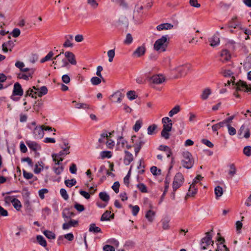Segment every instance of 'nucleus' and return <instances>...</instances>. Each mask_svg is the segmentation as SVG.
<instances>
[{
  "label": "nucleus",
  "mask_w": 251,
  "mask_h": 251,
  "mask_svg": "<svg viewBox=\"0 0 251 251\" xmlns=\"http://www.w3.org/2000/svg\"><path fill=\"white\" fill-rule=\"evenodd\" d=\"M169 42V37L168 35L162 36L157 39L154 44V49L158 52H164L166 50Z\"/></svg>",
  "instance_id": "obj_1"
},
{
  "label": "nucleus",
  "mask_w": 251,
  "mask_h": 251,
  "mask_svg": "<svg viewBox=\"0 0 251 251\" xmlns=\"http://www.w3.org/2000/svg\"><path fill=\"white\" fill-rule=\"evenodd\" d=\"M183 159L181 160V164L183 167L186 169H191L194 165V159L192 154L188 151H184L182 153Z\"/></svg>",
  "instance_id": "obj_2"
},
{
  "label": "nucleus",
  "mask_w": 251,
  "mask_h": 251,
  "mask_svg": "<svg viewBox=\"0 0 251 251\" xmlns=\"http://www.w3.org/2000/svg\"><path fill=\"white\" fill-rule=\"evenodd\" d=\"M44 131L50 132L55 131V130L50 126H35L33 132L34 138L37 139L42 138L44 135Z\"/></svg>",
  "instance_id": "obj_3"
},
{
  "label": "nucleus",
  "mask_w": 251,
  "mask_h": 251,
  "mask_svg": "<svg viewBox=\"0 0 251 251\" xmlns=\"http://www.w3.org/2000/svg\"><path fill=\"white\" fill-rule=\"evenodd\" d=\"M63 53V52H61L58 55H56L53 58L56 61H53V64L60 68H65L68 69L70 68V66L67 59L65 57H62V54Z\"/></svg>",
  "instance_id": "obj_4"
},
{
  "label": "nucleus",
  "mask_w": 251,
  "mask_h": 251,
  "mask_svg": "<svg viewBox=\"0 0 251 251\" xmlns=\"http://www.w3.org/2000/svg\"><path fill=\"white\" fill-rule=\"evenodd\" d=\"M190 69L191 66L190 65L184 64L175 67L172 69V71H175L177 73V75L175 77L176 78H177L185 76Z\"/></svg>",
  "instance_id": "obj_5"
},
{
  "label": "nucleus",
  "mask_w": 251,
  "mask_h": 251,
  "mask_svg": "<svg viewBox=\"0 0 251 251\" xmlns=\"http://www.w3.org/2000/svg\"><path fill=\"white\" fill-rule=\"evenodd\" d=\"M70 146L69 145L68 143H64V145L61 147V149H62V150L59 151V152L58 153L53 154L52 155L53 160L54 162H56V159L60 158V161H62L63 160L62 156H64L70 153Z\"/></svg>",
  "instance_id": "obj_6"
},
{
  "label": "nucleus",
  "mask_w": 251,
  "mask_h": 251,
  "mask_svg": "<svg viewBox=\"0 0 251 251\" xmlns=\"http://www.w3.org/2000/svg\"><path fill=\"white\" fill-rule=\"evenodd\" d=\"M184 180L183 176L181 173H177L176 175L173 183V189L174 192L176 191L183 184Z\"/></svg>",
  "instance_id": "obj_7"
},
{
  "label": "nucleus",
  "mask_w": 251,
  "mask_h": 251,
  "mask_svg": "<svg viewBox=\"0 0 251 251\" xmlns=\"http://www.w3.org/2000/svg\"><path fill=\"white\" fill-rule=\"evenodd\" d=\"M151 82L155 84H160L165 81V77L162 74L155 75L150 78Z\"/></svg>",
  "instance_id": "obj_8"
},
{
  "label": "nucleus",
  "mask_w": 251,
  "mask_h": 251,
  "mask_svg": "<svg viewBox=\"0 0 251 251\" xmlns=\"http://www.w3.org/2000/svg\"><path fill=\"white\" fill-rule=\"evenodd\" d=\"M233 85H235V88L237 91H250V88L246 84L245 82L242 81H239L237 83L233 81Z\"/></svg>",
  "instance_id": "obj_9"
},
{
  "label": "nucleus",
  "mask_w": 251,
  "mask_h": 251,
  "mask_svg": "<svg viewBox=\"0 0 251 251\" xmlns=\"http://www.w3.org/2000/svg\"><path fill=\"white\" fill-rule=\"evenodd\" d=\"M124 95L120 91H117L110 96V99L113 102L120 103L124 98Z\"/></svg>",
  "instance_id": "obj_10"
},
{
  "label": "nucleus",
  "mask_w": 251,
  "mask_h": 251,
  "mask_svg": "<svg viewBox=\"0 0 251 251\" xmlns=\"http://www.w3.org/2000/svg\"><path fill=\"white\" fill-rule=\"evenodd\" d=\"M26 144L30 150L35 152L41 150V147L40 145L35 141L27 140Z\"/></svg>",
  "instance_id": "obj_11"
},
{
  "label": "nucleus",
  "mask_w": 251,
  "mask_h": 251,
  "mask_svg": "<svg viewBox=\"0 0 251 251\" xmlns=\"http://www.w3.org/2000/svg\"><path fill=\"white\" fill-rule=\"evenodd\" d=\"M65 58H66L69 62V64H71L73 65L76 64V61L75 58V56L73 53L70 51H66L64 53Z\"/></svg>",
  "instance_id": "obj_12"
},
{
  "label": "nucleus",
  "mask_w": 251,
  "mask_h": 251,
  "mask_svg": "<svg viewBox=\"0 0 251 251\" xmlns=\"http://www.w3.org/2000/svg\"><path fill=\"white\" fill-rule=\"evenodd\" d=\"M238 135L241 138H248L250 136V129L247 126H241L238 131Z\"/></svg>",
  "instance_id": "obj_13"
},
{
  "label": "nucleus",
  "mask_w": 251,
  "mask_h": 251,
  "mask_svg": "<svg viewBox=\"0 0 251 251\" xmlns=\"http://www.w3.org/2000/svg\"><path fill=\"white\" fill-rule=\"evenodd\" d=\"M23 90L22 88L21 85L18 82L15 83L14 85L12 94L20 97L23 95Z\"/></svg>",
  "instance_id": "obj_14"
},
{
  "label": "nucleus",
  "mask_w": 251,
  "mask_h": 251,
  "mask_svg": "<svg viewBox=\"0 0 251 251\" xmlns=\"http://www.w3.org/2000/svg\"><path fill=\"white\" fill-rule=\"evenodd\" d=\"M221 61L223 62L228 61L231 58V55L227 50H223L221 52Z\"/></svg>",
  "instance_id": "obj_15"
},
{
  "label": "nucleus",
  "mask_w": 251,
  "mask_h": 251,
  "mask_svg": "<svg viewBox=\"0 0 251 251\" xmlns=\"http://www.w3.org/2000/svg\"><path fill=\"white\" fill-rule=\"evenodd\" d=\"M78 225V221L75 220H70L68 223H64L62 225V228L64 230L68 229L71 227H75Z\"/></svg>",
  "instance_id": "obj_16"
},
{
  "label": "nucleus",
  "mask_w": 251,
  "mask_h": 251,
  "mask_svg": "<svg viewBox=\"0 0 251 251\" xmlns=\"http://www.w3.org/2000/svg\"><path fill=\"white\" fill-rule=\"evenodd\" d=\"M14 46V42L11 41H9L7 42L4 43L2 44V50L4 52H7L8 50L11 51Z\"/></svg>",
  "instance_id": "obj_17"
},
{
  "label": "nucleus",
  "mask_w": 251,
  "mask_h": 251,
  "mask_svg": "<svg viewBox=\"0 0 251 251\" xmlns=\"http://www.w3.org/2000/svg\"><path fill=\"white\" fill-rule=\"evenodd\" d=\"M146 51V48L144 46L139 47L133 52V55L136 57H139L143 55Z\"/></svg>",
  "instance_id": "obj_18"
},
{
  "label": "nucleus",
  "mask_w": 251,
  "mask_h": 251,
  "mask_svg": "<svg viewBox=\"0 0 251 251\" xmlns=\"http://www.w3.org/2000/svg\"><path fill=\"white\" fill-rule=\"evenodd\" d=\"M125 156L124 158V163L126 165H129L133 160V155L128 151H125Z\"/></svg>",
  "instance_id": "obj_19"
},
{
  "label": "nucleus",
  "mask_w": 251,
  "mask_h": 251,
  "mask_svg": "<svg viewBox=\"0 0 251 251\" xmlns=\"http://www.w3.org/2000/svg\"><path fill=\"white\" fill-rule=\"evenodd\" d=\"M172 130V126H164L161 131V136L165 139H168L170 137V132Z\"/></svg>",
  "instance_id": "obj_20"
},
{
  "label": "nucleus",
  "mask_w": 251,
  "mask_h": 251,
  "mask_svg": "<svg viewBox=\"0 0 251 251\" xmlns=\"http://www.w3.org/2000/svg\"><path fill=\"white\" fill-rule=\"evenodd\" d=\"M212 235L211 232H207L205 233V236L201 239V241L209 245L212 243V245H213L214 244V242L212 241Z\"/></svg>",
  "instance_id": "obj_21"
},
{
  "label": "nucleus",
  "mask_w": 251,
  "mask_h": 251,
  "mask_svg": "<svg viewBox=\"0 0 251 251\" xmlns=\"http://www.w3.org/2000/svg\"><path fill=\"white\" fill-rule=\"evenodd\" d=\"M65 39V42L63 44V47L65 48L72 47L73 46V44L72 43V41L73 40V36L72 35L66 36Z\"/></svg>",
  "instance_id": "obj_22"
},
{
  "label": "nucleus",
  "mask_w": 251,
  "mask_h": 251,
  "mask_svg": "<svg viewBox=\"0 0 251 251\" xmlns=\"http://www.w3.org/2000/svg\"><path fill=\"white\" fill-rule=\"evenodd\" d=\"M234 116H232L230 117L226 118V119L224 120L221 122H220L218 124H216L214 126H230V125L232 124V121L234 119Z\"/></svg>",
  "instance_id": "obj_23"
},
{
  "label": "nucleus",
  "mask_w": 251,
  "mask_h": 251,
  "mask_svg": "<svg viewBox=\"0 0 251 251\" xmlns=\"http://www.w3.org/2000/svg\"><path fill=\"white\" fill-rule=\"evenodd\" d=\"M143 7L142 5H140L138 4H136L134 10L133 18L135 17L137 18L140 16V14L143 13Z\"/></svg>",
  "instance_id": "obj_24"
},
{
  "label": "nucleus",
  "mask_w": 251,
  "mask_h": 251,
  "mask_svg": "<svg viewBox=\"0 0 251 251\" xmlns=\"http://www.w3.org/2000/svg\"><path fill=\"white\" fill-rule=\"evenodd\" d=\"M209 42L210 43L211 46L215 47L219 44L220 39L218 36L214 35L209 39Z\"/></svg>",
  "instance_id": "obj_25"
},
{
  "label": "nucleus",
  "mask_w": 251,
  "mask_h": 251,
  "mask_svg": "<svg viewBox=\"0 0 251 251\" xmlns=\"http://www.w3.org/2000/svg\"><path fill=\"white\" fill-rule=\"evenodd\" d=\"M173 27V25L171 24L164 23L158 25L156 28L158 30H167L170 29Z\"/></svg>",
  "instance_id": "obj_26"
},
{
  "label": "nucleus",
  "mask_w": 251,
  "mask_h": 251,
  "mask_svg": "<svg viewBox=\"0 0 251 251\" xmlns=\"http://www.w3.org/2000/svg\"><path fill=\"white\" fill-rule=\"evenodd\" d=\"M73 103H75V107L77 109H89L90 106L85 103H77L75 100H73Z\"/></svg>",
  "instance_id": "obj_27"
},
{
  "label": "nucleus",
  "mask_w": 251,
  "mask_h": 251,
  "mask_svg": "<svg viewBox=\"0 0 251 251\" xmlns=\"http://www.w3.org/2000/svg\"><path fill=\"white\" fill-rule=\"evenodd\" d=\"M34 73V70H31V72H28L27 74L24 73H21L18 74V77L20 79L28 80L29 77H32V75Z\"/></svg>",
  "instance_id": "obj_28"
},
{
  "label": "nucleus",
  "mask_w": 251,
  "mask_h": 251,
  "mask_svg": "<svg viewBox=\"0 0 251 251\" xmlns=\"http://www.w3.org/2000/svg\"><path fill=\"white\" fill-rule=\"evenodd\" d=\"M43 169V163L42 161H38L35 165L34 172L38 174Z\"/></svg>",
  "instance_id": "obj_29"
},
{
  "label": "nucleus",
  "mask_w": 251,
  "mask_h": 251,
  "mask_svg": "<svg viewBox=\"0 0 251 251\" xmlns=\"http://www.w3.org/2000/svg\"><path fill=\"white\" fill-rule=\"evenodd\" d=\"M170 219L168 216L165 217L162 220V228L164 229H168L169 228V222Z\"/></svg>",
  "instance_id": "obj_30"
},
{
  "label": "nucleus",
  "mask_w": 251,
  "mask_h": 251,
  "mask_svg": "<svg viewBox=\"0 0 251 251\" xmlns=\"http://www.w3.org/2000/svg\"><path fill=\"white\" fill-rule=\"evenodd\" d=\"M11 192H7L6 193L2 194V196L4 197V201L6 203H9L10 202L13 203V201L16 199L14 197V196H8V195L5 196V194H9L11 193Z\"/></svg>",
  "instance_id": "obj_31"
},
{
  "label": "nucleus",
  "mask_w": 251,
  "mask_h": 251,
  "mask_svg": "<svg viewBox=\"0 0 251 251\" xmlns=\"http://www.w3.org/2000/svg\"><path fill=\"white\" fill-rule=\"evenodd\" d=\"M180 111V106L178 105H176L169 112V116L172 117L174 115L177 114Z\"/></svg>",
  "instance_id": "obj_32"
},
{
  "label": "nucleus",
  "mask_w": 251,
  "mask_h": 251,
  "mask_svg": "<svg viewBox=\"0 0 251 251\" xmlns=\"http://www.w3.org/2000/svg\"><path fill=\"white\" fill-rule=\"evenodd\" d=\"M155 214V212L151 210H149L147 212L146 214V218L148 219V220L149 222H152L154 219Z\"/></svg>",
  "instance_id": "obj_33"
},
{
  "label": "nucleus",
  "mask_w": 251,
  "mask_h": 251,
  "mask_svg": "<svg viewBox=\"0 0 251 251\" xmlns=\"http://www.w3.org/2000/svg\"><path fill=\"white\" fill-rule=\"evenodd\" d=\"M197 193V188L196 187L195 184L192 183L190 185L188 191V195L193 196Z\"/></svg>",
  "instance_id": "obj_34"
},
{
  "label": "nucleus",
  "mask_w": 251,
  "mask_h": 251,
  "mask_svg": "<svg viewBox=\"0 0 251 251\" xmlns=\"http://www.w3.org/2000/svg\"><path fill=\"white\" fill-rule=\"evenodd\" d=\"M113 215H111L110 211L107 210L102 215L100 220L102 221H108L111 217L113 218Z\"/></svg>",
  "instance_id": "obj_35"
},
{
  "label": "nucleus",
  "mask_w": 251,
  "mask_h": 251,
  "mask_svg": "<svg viewBox=\"0 0 251 251\" xmlns=\"http://www.w3.org/2000/svg\"><path fill=\"white\" fill-rule=\"evenodd\" d=\"M215 194L216 195V198L217 199L219 197H221L223 194V188L218 186L215 187L214 189Z\"/></svg>",
  "instance_id": "obj_36"
},
{
  "label": "nucleus",
  "mask_w": 251,
  "mask_h": 251,
  "mask_svg": "<svg viewBox=\"0 0 251 251\" xmlns=\"http://www.w3.org/2000/svg\"><path fill=\"white\" fill-rule=\"evenodd\" d=\"M89 231L90 232H92L96 233L100 232L101 229L99 227L96 226V225L95 224H91L90 225Z\"/></svg>",
  "instance_id": "obj_37"
},
{
  "label": "nucleus",
  "mask_w": 251,
  "mask_h": 251,
  "mask_svg": "<svg viewBox=\"0 0 251 251\" xmlns=\"http://www.w3.org/2000/svg\"><path fill=\"white\" fill-rule=\"evenodd\" d=\"M100 198L103 201L108 202L110 197L105 192H100L99 194Z\"/></svg>",
  "instance_id": "obj_38"
},
{
  "label": "nucleus",
  "mask_w": 251,
  "mask_h": 251,
  "mask_svg": "<svg viewBox=\"0 0 251 251\" xmlns=\"http://www.w3.org/2000/svg\"><path fill=\"white\" fill-rule=\"evenodd\" d=\"M229 167L228 175L230 177H232L236 173V168L233 164H230Z\"/></svg>",
  "instance_id": "obj_39"
},
{
  "label": "nucleus",
  "mask_w": 251,
  "mask_h": 251,
  "mask_svg": "<svg viewBox=\"0 0 251 251\" xmlns=\"http://www.w3.org/2000/svg\"><path fill=\"white\" fill-rule=\"evenodd\" d=\"M37 95L39 97H41L46 95L48 92V89L46 86H42L38 90Z\"/></svg>",
  "instance_id": "obj_40"
},
{
  "label": "nucleus",
  "mask_w": 251,
  "mask_h": 251,
  "mask_svg": "<svg viewBox=\"0 0 251 251\" xmlns=\"http://www.w3.org/2000/svg\"><path fill=\"white\" fill-rule=\"evenodd\" d=\"M210 94L211 91L210 89L206 88L202 91V94L201 95V98L202 100H206Z\"/></svg>",
  "instance_id": "obj_41"
},
{
  "label": "nucleus",
  "mask_w": 251,
  "mask_h": 251,
  "mask_svg": "<svg viewBox=\"0 0 251 251\" xmlns=\"http://www.w3.org/2000/svg\"><path fill=\"white\" fill-rule=\"evenodd\" d=\"M106 243L108 244V245H111V246H115L116 247H118L119 245V241L116 240L115 238H110L106 241Z\"/></svg>",
  "instance_id": "obj_42"
},
{
  "label": "nucleus",
  "mask_w": 251,
  "mask_h": 251,
  "mask_svg": "<svg viewBox=\"0 0 251 251\" xmlns=\"http://www.w3.org/2000/svg\"><path fill=\"white\" fill-rule=\"evenodd\" d=\"M144 143L142 141H140L139 142L136 143V144H135V145H134V147H135L134 151H135V154L136 155L138 154V153L140 151V150L141 149V147L143 146V145L144 144Z\"/></svg>",
  "instance_id": "obj_43"
},
{
  "label": "nucleus",
  "mask_w": 251,
  "mask_h": 251,
  "mask_svg": "<svg viewBox=\"0 0 251 251\" xmlns=\"http://www.w3.org/2000/svg\"><path fill=\"white\" fill-rule=\"evenodd\" d=\"M37 240L40 245L45 247L47 246V242L45 238L42 235H38L37 236Z\"/></svg>",
  "instance_id": "obj_44"
},
{
  "label": "nucleus",
  "mask_w": 251,
  "mask_h": 251,
  "mask_svg": "<svg viewBox=\"0 0 251 251\" xmlns=\"http://www.w3.org/2000/svg\"><path fill=\"white\" fill-rule=\"evenodd\" d=\"M220 73L225 77H229L233 75V72L230 70L222 69Z\"/></svg>",
  "instance_id": "obj_45"
},
{
  "label": "nucleus",
  "mask_w": 251,
  "mask_h": 251,
  "mask_svg": "<svg viewBox=\"0 0 251 251\" xmlns=\"http://www.w3.org/2000/svg\"><path fill=\"white\" fill-rule=\"evenodd\" d=\"M100 155L102 159L105 158H110L112 156V153L110 151H102L100 152Z\"/></svg>",
  "instance_id": "obj_46"
},
{
  "label": "nucleus",
  "mask_w": 251,
  "mask_h": 251,
  "mask_svg": "<svg viewBox=\"0 0 251 251\" xmlns=\"http://www.w3.org/2000/svg\"><path fill=\"white\" fill-rule=\"evenodd\" d=\"M43 233L46 236L47 238L50 239H52L55 238V234L50 231L45 230L43 232Z\"/></svg>",
  "instance_id": "obj_47"
},
{
  "label": "nucleus",
  "mask_w": 251,
  "mask_h": 251,
  "mask_svg": "<svg viewBox=\"0 0 251 251\" xmlns=\"http://www.w3.org/2000/svg\"><path fill=\"white\" fill-rule=\"evenodd\" d=\"M102 79L100 77L94 76L91 79V82L94 85H97L100 83Z\"/></svg>",
  "instance_id": "obj_48"
},
{
  "label": "nucleus",
  "mask_w": 251,
  "mask_h": 251,
  "mask_svg": "<svg viewBox=\"0 0 251 251\" xmlns=\"http://www.w3.org/2000/svg\"><path fill=\"white\" fill-rule=\"evenodd\" d=\"M129 207H130L132 209V214L133 216H136L138 213L140 208L138 205L133 206L131 204L129 205Z\"/></svg>",
  "instance_id": "obj_49"
},
{
  "label": "nucleus",
  "mask_w": 251,
  "mask_h": 251,
  "mask_svg": "<svg viewBox=\"0 0 251 251\" xmlns=\"http://www.w3.org/2000/svg\"><path fill=\"white\" fill-rule=\"evenodd\" d=\"M53 55V53L52 51H50L48 54L44 58H43L40 62L41 63H44L46 61H49L51 59V58L52 57Z\"/></svg>",
  "instance_id": "obj_50"
},
{
  "label": "nucleus",
  "mask_w": 251,
  "mask_h": 251,
  "mask_svg": "<svg viewBox=\"0 0 251 251\" xmlns=\"http://www.w3.org/2000/svg\"><path fill=\"white\" fill-rule=\"evenodd\" d=\"M126 142V141L122 137V136H119L117 137V144L118 145H121L122 147H124Z\"/></svg>",
  "instance_id": "obj_51"
},
{
  "label": "nucleus",
  "mask_w": 251,
  "mask_h": 251,
  "mask_svg": "<svg viewBox=\"0 0 251 251\" xmlns=\"http://www.w3.org/2000/svg\"><path fill=\"white\" fill-rule=\"evenodd\" d=\"M127 97L130 100L135 99L137 97L135 92L134 91H129L127 93Z\"/></svg>",
  "instance_id": "obj_52"
},
{
  "label": "nucleus",
  "mask_w": 251,
  "mask_h": 251,
  "mask_svg": "<svg viewBox=\"0 0 251 251\" xmlns=\"http://www.w3.org/2000/svg\"><path fill=\"white\" fill-rule=\"evenodd\" d=\"M13 206L17 210H19L22 207L21 203L20 201L19 200H18L17 199H15L14 201H13Z\"/></svg>",
  "instance_id": "obj_53"
},
{
  "label": "nucleus",
  "mask_w": 251,
  "mask_h": 251,
  "mask_svg": "<svg viewBox=\"0 0 251 251\" xmlns=\"http://www.w3.org/2000/svg\"><path fill=\"white\" fill-rule=\"evenodd\" d=\"M189 121L191 124H195L197 121V116L196 114L190 113L189 114Z\"/></svg>",
  "instance_id": "obj_54"
},
{
  "label": "nucleus",
  "mask_w": 251,
  "mask_h": 251,
  "mask_svg": "<svg viewBox=\"0 0 251 251\" xmlns=\"http://www.w3.org/2000/svg\"><path fill=\"white\" fill-rule=\"evenodd\" d=\"M216 251H229L226 246L222 243H220L218 245L217 248L216 250Z\"/></svg>",
  "instance_id": "obj_55"
},
{
  "label": "nucleus",
  "mask_w": 251,
  "mask_h": 251,
  "mask_svg": "<svg viewBox=\"0 0 251 251\" xmlns=\"http://www.w3.org/2000/svg\"><path fill=\"white\" fill-rule=\"evenodd\" d=\"M76 183L75 179H72L71 180L68 179L65 181V185L69 187H71L75 185Z\"/></svg>",
  "instance_id": "obj_56"
},
{
  "label": "nucleus",
  "mask_w": 251,
  "mask_h": 251,
  "mask_svg": "<svg viewBox=\"0 0 251 251\" xmlns=\"http://www.w3.org/2000/svg\"><path fill=\"white\" fill-rule=\"evenodd\" d=\"M87 3L94 9L97 8L99 5L97 0H87Z\"/></svg>",
  "instance_id": "obj_57"
},
{
  "label": "nucleus",
  "mask_w": 251,
  "mask_h": 251,
  "mask_svg": "<svg viewBox=\"0 0 251 251\" xmlns=\"http://www.w3.org/2000/svg\"><path fill=\"white\" fill-rule=\"evenodd\" d=\"M107 55L108 57V61L111 62L115 56V51L114 50H110L107 52Z\"/></svg>",
  "instance_id": "obj_58"
},
{
  "label": "nucleus",
  "mask_w": 251,
  "mask_h": 251,
  "mask_svg": "<svg viewBox=\"0 0 251 251\" xmlns=\"http://www.w3.org/2000/svg\"><path fill=\"white\" fill-rule=\"evenodd\" d=\"M137 187L141 192L143 193L147 192V188L144 184L139 183L137 185Z\"/></svg>",
  "instance_id": "obj_59"
},
{
  "label": "nucleus",
  "mask_w": 251,
  "mask_h": 251,
  "mask_svg": "<svg viewBox=\"0 0 251 251\" xmlns=\"http://www.w3.org/2000/svg\"><path fill=\"white\" fill-rule=\"evenodd\" d=\"M243 152L247 156H250L251 155V146H248L244 147Z\"/></svg>",
  "instance_id": "obj_60"
},
{
  "label": "nucleus",
  "mask_w": 251,
  "mask_h": 251,
  "mask_svg": "<svg viewBox=\"0 0 251 251\" xmlns=\"http://www.w3.org/2000/svg\"><path fill=\"white\" fill-rule=\"evenodd\" d=\"M162 124H163V126H165V125L167 124H168V125H169L168 126H172L173 125L172 120L171 119H170L169 118H168L167 117L163 118L162 119Z\"/></svg>",
  "instance_id": "obj_61"
},
{
  "label": "nucleus",
  "mask_w": 251,
  "mask_h": 251,
  "mask_svg": "<svg viewBox=\"0 0 251 251\" xmlns=\"http://www.w3.org/2000/svg\"><path fill=\"white\" fill-rule=\"evenodd\" d=\"M132 37L130 33L127 34L126 38L125 40V43L127 45L130 44L132 42Z\"/></svg>",
  "instance_id": "obj_62"
},
{
  "label": "nucleus",
  "mask_w": 251,
  "mask_h": 251,
  "mask_svg": "<svg viewBox=\"0 0 251 251\" xmlns=\"http://www.w3.org/2000/svg\"><path fill=\"white\" fill-rule=\"evenodd\" d=\"M48 192V190L45 188L40 190L38 192L39 196L41 199L45 198L44 195Z\"/></svg>",
  "instance_id": "obj_63"
},
{
  "label": "nucleus",
  "mask_w": 251,
  "mask_h": 251,
  "mask_svg": "<svg viewBox=\"0 0 251 251\" xmlns=\"http://www.w3.org/2000/svg\"><path fill=\"white\" fill-rule=\"evenodd\" d=\"M103 250L104 251H115V250L113 246L108 244L103 246Z\"/></svg>",
  "instance_id": "obj_64"
}]
</instances>
